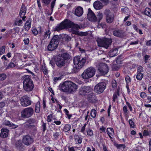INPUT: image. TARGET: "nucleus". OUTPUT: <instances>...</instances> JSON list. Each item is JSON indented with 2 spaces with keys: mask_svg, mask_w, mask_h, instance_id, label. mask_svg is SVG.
<instances>
[{
  "mask_svg": "<svg viewBox=\"0 0 151 151\" xmlns=\"http://www.w3.org/2000/svg\"><path fill=\"white\" fill-rule=\"evenodd\" d=\"M80 26L68 19L64 20L55 27L54 30L58 31L65 28H70L72 33L76 34L80 29Z\"/></svg>",
  "mask_w": 151,
  "mask_h": 151,
  "instance_id": "f257e3e1",
  "label": "nucleus"
},
{
  "mask_svg": "<svg viewBox=\"0 0 151 151\" xmlns=\"http://www.w3.org/2000/svg\"><path fill=\"white\" fill-rule=\"evenodd\" d=\"M58 88L61 91L71 93L76 91L78 89V86L72 82L65 81L60 84Z\"/></svg>",
  "mask_w": 151,
  "mask_h": 151,
  "instance_id": "f03ea898",
  "label": "nucleus"
},
{
  "mask_svg": "<svg viewBox=\"0 0 151 151\" xmlns=\"http://www.w3.org/2000/svg\"><path fill=\"white\" fill-rule=\"evenodd\" d=\"M24 80L23 81V88L26 91H31L34 88L33 83L30 77L28 75H25L24 76Z\"/></svg>",
  "mask_w": 151,
  "mask_h": 151,
  "instance_id": "7ed1b4c3",
  "label": "nucleus"
},
{
  "mask_svg": "<svg viewBox=\"0 0 151 151\" xmlns=\"http://www.w3.org/2000/svg\"><path fill=\"white\" fill-rule=\"evenodd\" d=\"M96 70L94 68L90 67L85 69L82 73L81 76L84 79H87L93 77L95 74Z\"/></svg>",
  "mask_w": 151,
  "mask_h": 151,
  "instance_id": "20e7f679",
  "label": "nucleus"
},
{
  "mask_svg": "<svg viewBox=\"0 0 151 151\" xmlns=\"http://www.w3.org/2000/svg\"><path fill=\"white\" fill-rule=\"evenodd\" d=\"M97 42L99 46L104 47L107 49L111 44L112 40L110 38H108L106 37H104L102 38L98 39Z\"/></svg>",
  "mask_w": 151,
  "mask_h": 151,
  "instance_id": "39448f33",
  "label": "nucleus"
},
{
  "mask_svg": "<svg viewBox=\"0 0 151 151\" xmlns=\"http://www.w3.org/2000/svg\"><path fill=\"white\" fill-rule=\"evenodd\" d=\"M59 40L58 36L57 35H55L47 46L48 50L49 51H52L56 48L59 44Z\"/></svg>",
  "mask_w": 151,
  "mask_h": 151,
  "instance_id": "423d86ee",
  "label": "nucleus"
},
{
  "mask_svg": "<svg viewBox=\"0 0 151 151\" xmlns=\"http://www.w3.org/2000/svg\"><path fill=\"white\" fill-rule=\"evenodd\" d=\"M73 61L75 66L76 68H81L84 65L86 59L85 58L81 59L80 56H77L74 57Z\"/></svg>",
  "mask_w": 151,
  "mask_h": 151,
  "instance_id": "0eeeda50",
  "label": "nucleus"
},
{
  "mask_svg": "<svg viewBox=\"0 0 151 151\" xmlns=\"http://www.w3.org/2000/svg\"><path fill=\"white\" fill-rule=\"evenodd\" d=\"M98 70L102 75L106 74L109 71L107 65L104 63H99L96 65Z\"/></svg>",
  "mask_w": 151,
  "mask_h": 151,
  "instance_id": "6e6552de",
  "label": "nucleus"
},
{
  "mask_svg": "<svg viewBox=\"0 0 151 151\" xmlns=\"http://www.w3.org/2000/svg\"><path fill=\"white\" fill-rule=\"evenodd\" d=\"M34 113V110L31 107L25 108L21 112V116L24 118H28L31 117Z\"/></svg>",
  "mask_w": 151,
  "mask_h": 151,
  "instance_id": "1a4fd4ad",
  "label": "nucleus"
},
{
  "mask_svg": "<svg viewBox=\"0 0 151 151\" xmlns=\"http://www.w3.org/2000/svg\"><path fill=\"white\" fill-rule=\"evenodd\" d=\"M106 84L104 82H101L95 86L94 88L95 91L96 93H102L105 90Z\"/></svg>",
  "mask_w": 151,
  "mask_h": 151,
  "instance_id": "9d476101",
  "label": "nucleus"
},
{
  "mask_svg": "<svg viewBox=\"0 0 151 151\" xmlns=\"http://www.w3.org/2000/svg\"><path fill=\"white\" fill-rule=\"evenodd\" d=\"M104 14L106 17V21L107 23H111L113 22L114 20V16L109 10H106Z\"/></svg>",
  "mask_w": 151,
  "mask_h": 151,
  "instance_id": "9b49d317",
  "label": "nucleus"
},
{
  "mask_svg": "<svg viewBox=\"0 0 151 151\" xmlns=\"http://www.w3.org/2000/svg\"><path fill=\"white\" fill-rule=\"evenodd\" d=\"M20 104L24 107H26L30 105L32 101L30 100L29 98L27 96H24L20 99Z\"/></svg>",
  "mask_w": 151,
  "mask_h": 151,
  "instance_id": "f8f14e48",
  "label": "nucleus"
},
{
  "mask_svg": "<svg viewBox=\"0 0 151 151\" xmlns=\"http://www.w3.org/2000/svg\"><path fill=\"white\" fill-rule=\"evenodd\" d=\"M92 90L91 88L89 86H84L81 87L79 89V95L85 96Z\"/></svg>",
  "mask_w": 151,
  "mask_h": 151,
  "instance_id": "ddd939ff",
  "label": "nucleus"
},
{
  "mask_svg": "<svg viewBox=\"0 0 151 151\" xmlns=\"http://www.w3.org/2000/svg\"><path fill=\"white\" fill-rule=\"evenodd\" d=\"M33 141V139L29 135H27L23 136L22 142L25 145L28 146L32 144Z\"/></svg>",
  "mask_w": 151,
  "mask_h": 151,
  "instance_id": "4468645a",
  "label": "nucleus"
},
{
  "mask_svg": "<svg viewBox=\"0 0 151 151\" xmlns=\"http://www.w3.org/2000/svg\"><path fill=\"white\" fill-rule=\"evenodd\" d=\"M87 16L88 20L91 22H94L97 21L96 17L90 8L88 9V13Z\"/></svg>",
  "mask_w": 151,
  "mask_h": 151,
  "instance_id": "2eb2a0df",
  "label": "nucleus"
},
{
  "mask_svg": "<svg viewBox=\"0 0 151 151\" xmlns=\"http://www.w3.org/2000/svg\"><path fill=\"white\" fill-rule=\"evenodd\" d=\"M56 65L61 68L64 65L65 63V59L62 57L58 56L55 60Z\"/></svg>",
  "mask_w": 151,
  "mask_h": 151,
  "instance_id": "dca6fc26",
  "label": "nucleus"
},
{
  "mask_svg": "<svg viewBox=\"0 0 151 151\" xmlns=\"http://www.w3.org/2000/svg\"><path fill=\"white\" fill-rule=\"evenodd\" d=\"M83 12V9L82 7L80 6H78L76 8L74 14L75 15L80 17L82 15Z\"/></svg>",
  "mask_w": 151,
  "mask_h": 151,
  "instance_id": "f3484780",
  "label": "nucleus"
},
{
  "mask_svg": "<svg viewBox=\"0 0 151 151\" xmlns=\"http://www.w3.org/2000/svg\"><path fill=\"white\" fill-rule=\"evenodd\" d=\"M113 34L115 36L119 37H124V33L122 30L117 29L114 30L113 32Z\"/></svg>",
  "mask_w": 151,
  "mask_h": 151,
  "instance_id": "a211bd4d",
  "label": "nucleus"
},
{
  "mask_svg": "<svg viewBox=\"0 0 151 151\" xmlns=\"http://www.w3.org/2000/svg\"><path fill=\"white\" fill-rule=\"evenodd\" d=\"M50 32L49 29L46 30L44 32L42 36L41 39L42 40H45L48 37V38H50Z\"/></svg>",
  "mask_w": 151,
  "mask_h": 151,
  "instance_id": "6ab92c4d",
  "label": "nucleus"
},
{
  "mask_svg": "<svg viewBox=\"0 0 151 151\" xmlns=\"http://www.w3.org/2000/svg\"><path fill=\"white\" fill-rule=\"evenodd\" d=\"M102 4L99 1H96L93 4L94 8L96 10H100L103 7Z\"/></svg>",
  "mask_w": 151,
  "mask_h": 151,
  "instance_id": "aec40b11",
  "label": "nucleus"
},
{
  "mask_svg": "<svg viewBox=\"0 0 151 151\" xmlns=\"http://www.w3.org/2000/svg\"><path fill=\"white\" fill-rule=\"evenodd\" d=\"M9 132L8 129L5 128L2 129L0 134V136L3 138H6L8 136Z\"/></svg>",
  "mask_w": 151,
  "mask_h": 151,
  "instance_id": "412c9836",
  "label": "nucleus"
},
{
  "mask_svg": "<svg viewBox=\"0 0 151 151\" xmlns=\"http://www.w3.org/2000/svg\"><path fill=\"white\" fill-rule=\"evenodd\" d=\"M26 8L24 5H22L20 11L19 15L21 18L22 16H24L26 13Z\"/></svg>",
  "mask_w": 151,
  "mask_h": 151,
  "instance_id": "4be33fe9",
  "label": "nucleus"
},
{
  "mask_svg": "<svg viewBox=\"0 0 151 151\" xmlns=\"http://www.w3.org/2000/svg\"><path fill=\"white\" fill-rule=\"evenodd\" d=\"M107 132L109 137L111 139L112 138V136H113L114 134V130L112 128H107Z\"/></svg>",
  "mask_w": 151,
  "mask_h": 151,
  "instance_id": "5701e85b",
  "label": "nucleus"
},
{
  "mask_svg": "<svg viewBox=\"0 0 151 151\" xmlns=\"http://www.w3.org/2000/svg\"><path fill=\"white\" fill-rule=\"evenodd\" d=\"M31 21L29 19L26 22L24 25V28L26 30L28 31L30 28L31 27Z\"/></svg>",
  "mask_w": 151,
  "mask_h": 151,
  "instance_id": "b1692460",
  "label": "nucleus"
},
{
  "mask_svg": "<svg viewBox=\"0 0 151 151\" xmlns=\"http://www.w3.org/2000/svg\"><path fill=\"white\" fill-rule=\"evenodd\" d=\"M117 51L118 49L117 48L111 50L109 52V56L111 57H113L116 56Z\"/></svg>",
  "mask_w": 151,
  "mask_h": 151,
  "instance_id": "393cba45",
  "label": "nucleus"
},
{
  "mask_svg": "<svg viewBox=\"0 0 151 151\" xmlns=\"http://www.w3.org/2000/svg\"><path fill=\"white\" fill-rule=\"evenodd\" d=\"M5 125L8 126L10 127H12V128H15L17 127V125H15L13 123L11 124L10 122L8 120H5L4 122Z\"/></svg>",
  "mask_w": 151,
  "mask_h": 151,
  "instance_id": "a878e982",
  "label": "nucleus"
},
{
  "mask_svg": "<svg viewBox=\"0 0 151 151\" xmlns=\"http://www.w3.org/2000/svg\"><path fill=\"white\" fill-rule=\"evenodd\" d=\"M74 138L76 142H78L79 144L81 143L82 138L80 137L78 135H75L74 136Z\"/></svg>",
  "mask_w": 151,
  "mask_h": 151,
  "instance_id": "bb28decb",
  "label": "nucleus"
},
{
  "mask_svg": "<svg viewBox=\"0 0 151 151\" xmlns=\"http://www.w3.org/2000/svg\"><path fill=\"white\" fill-rule=\"evenodd\" d=\"M15 144L16 147L19 149L22 148L23 146L21 141L20 140H18L17 141Z\"/></svg>",
  "mask_w": 151,
  "mask_h": 151,
  "instance_id": "cd10ccee",
  "label": "nucleus"
},
{
  "mask_svg": "<svg viewBox=\"0 0 151 151\" xmlns=\"http://www.w3.org/2000/svg\"><path fill=\"white\" fill-rule=\"evenodd\" d=\"M40 102L38 101L36 103L35 105V112L37 113H39L40 111Z\"/></svg>",
  "mask_w": 151,
  "mask_h": 151,
  "instance_id": "c85d7f7f",
  "label": "nucleus"
},
{
  "mask_svg": "<svg viewBox=\"0 0 151 151\" xmlns=\"http://www.w3.org/2000/svg\"><path fill=\"white\" fill-rule=\"evenodd\" d=\"M22 23L23 22L22 20L17 19L14 21V24L16 26H21Z\"/></svg>",
  "mask_w": 151,
  "mask_h": 151,
  "instance_id": "c756f323",
  "label": "nucleus"
},
{
  "mask_svg": "<svg viewBox=\"0 0 151 151\" xmlns=\"http://www.w3.org/2000/svg\"><path fill=\"white\" fill-rule=\"evenodd\" d=\"M145 14L150 17L151 16V9L150 8H146L144 12Z\"/></svg>",
  "mask_w": 151,
  "mask_h": 151,
  "instance_id": "7c9ffc66",
  "label": "nucleus"
},
{
  "mask_svg": "<svg viewBox=\"0 0 151 151\" xmlns=\"http://www.w3.org/2000/svg\"><path fill=\"white\" fill-rule=\"evenodd\" d=\"M71 126L68 124H66L65 125L63 128V130L65 132H68L70 129Z\"/></svg>",
  "mask_w": 151,
  "mask_h": 151,
  "instance_id": "2f4dec72",
  "label": "nucleus"
},
{
  "mask_svg": "<svg viewBox=\"0 0 151 151\" xmlns=\"http://www.w3.org/2000/svg\"><path fill=\"white\" fill-rule=\"evenodd\" d=\"M143 76V73H137L136 77L138 80L141 81L142 80Z\"/></svg>",
  "mask_w": 151,
  "mask_h": 151,
  "instance_id": "473e14b6",
  "label": "nucleus"
},
{
  "mask_svg": "<svg viewBox=\"0 0 151 151\" xmlns=\"http://www.w3.org/2000/svg\"><path fill=\"white\" fill-rule=\"evenodd\" d=\"M103 15L102 13L99 12H98L97 17L99 21H100L103 18Z\"/></svg>",
  "mask_w": 151,
  "mask_h": 151,
  "instance_id": "72a5a7b5",
  "label": "nucleus"
},
{
  "mask_svg": "<svg viewBox=\"0 0 151 151\" xmlns=\"http://www.w3.org/2000/svg\"><path fill=\"white\" fill-rule=\"evenodd\" d=\"M96 112L94 109H93L91 110V115L93 118H95L96 115Z\"/></svg>",
  "mask_w": 151,
  "mask_h": 151,
  "instance_id": "f704fd0d",
  "label": "nucleus"
},
{
  "mask_svg": "<svg viewBox=\"0 0 151 151\" xmlns=\"http://www.w3.org/2000/svg\"><path fill=\"white\" fill-rule=\"evenodd\" d=\"M6 78V75L4 73L0 74V81H3L5 80Z\"/></svg>",
  "mask_w": 151,
  "mask_h": 151,
  "instance_id": "c9c22d12",
  "label": "nucleus"
},
{
  "mask_svg": "<svg viewBox=\"0 0 151 151\" xmlns=\"http://www.w3.org/2000/svg\"><path fill=\"white\" fill-rule=\"evenodd\" d=\"M5 47L3 46L0 47V55L3 54L5 52Z\"/></svg>",
  "mask_w": 151,
  "mask_h": 151,
  "instance_id": "e433bc0d",
  "label": "nucleus"
},
{
  "mask_svg": "<svg viewBox=\"0 0 151 151\" xmlns=\"http://www.w3.org/2000/svg\"><path fill=\"white\" fill-rule=\"evenodd\" d=\"M53 118L52 115L50 114L47 116V120L48 122H50L52 121Z\"/></svg>",
  "mask_w": 151,
  "mask_h": 151,
  "instance_id": "4c0bfd02",
  "label": "nucleus"
},
{
  "mask_svg": "<svg viewBox=\"0 0 151 151\" xmlns=\"http://www.w3.org/2000/svg\"><path fill=\"white\" fill-rule=\"evenodd\" d=\"M60 57H62L65 59V60L68 58L69 57V55L66 53H64L61 56H60Z\"/></svg>",
  "mask_w": 151,
  "mask_h": 151,
  "instance_id": "58836bf2",
  "label": "nucleus"
},
{
  "mask_svg": "<svg viewBox=\"0 0 151 151\" xmlns=\"http://www.w3.org/2000/svg\"><path fill=\"white\" fill-rule=\"evenodd\" d=\"M87 133L88 135L91 136L93 135V132L92 130L88 129L87 130Z\"/></svg>",
  "mask_w": 151,
  "mask_h": 151,
  "instance_id": "ea45409f",
  "label": "nucleus"
},
{
  "mask_svg": "<svg viewBox=\"0 0 151 151\" xmlns=\"http://www.w3.org/2000/svg\"><path fill=\"white\" fill-rule=\"evenodd\" d=\"M121 11L122 13L126 14L129 12V10L127 8L124 7L121 9Z\"/></svg>",
  "mask_w": 151,
  "mask_h": 151,
  "instance_id": "a19ab883",
  "label": "nucleus"
},
{
  "mask_svg": "<svg viewBox=\"0 0 151 151\" xmlns=\"http://www.w3.org/2000/svg\"><path fill=\"white\" fill-rule=\"evenodd\" d=\"M15 66V65L13 63H10L8 65L6 69H9L10 68H13Z\"/></svg>",
  "mask_w": 151,
  "mask_h": 151,
  "instance_id": "79ce46f5",
  "label": "nucleus"
},
{
  "mask_svg": "<svg viewBox=\"0 0 151 151\" xmlns=\"http://www.w3.org/2000/svg\"><path fill=\"white\" fill-rule=\"evenodd\" d=\"M129 122L131 127L134 128V124L133 121L131 119H129Z\"/></svg>",
  "mask_w": 151,
  "mask_h": 151,
  "instance_id": "37998d69",
  "label": "nucleus"
},
{
  "mask_svg": "<svg viewBox=\"0 0 151 151\" xmlns=\"http://www.w3.org/2000/svg\"><path fill=\"white\" fill-rule=\"evenodd\" d=\"M143 71V68L141 66H139L137 68V73H141Z\"/></svg>",
  "mask_w": 151,
  "mask_h": 151,
  "instance_id": "c03bdc74",
  "label": "nucleus"
},
{
  "mask_svg": "<svg viewBox=\"0 0 151 151\" xmlns=\"http://www.w3.org/2000/svg\"><path fill=\"white\" fill-rule=\"evenodd\" d=\"M87 33L85 32H79L78 31V32L76 34V35H78L80 36H84L86 35Z\"/></svg>",
  "mask_w": 151,
  "mask_h": 151,
  "instance_id": "a18cd8bd",
  "label": "nucleus"
},
{
  "mask_svg": "<svg viewBox=\"0 0 151 151\" xmlns=\"http://www.w3.org/2000/svg\"><path fill=\"white\" fill-rule=\"evenodd\" d=\"M140 96L142 98L145 99L147 97V95L145 92H142L140 93Z\"/></svg>",
  "mask_w": 151,
  "mask_h": 151,
  "instance_id": "49530a36",
  "label": "nucleus"
},
{
  "mask_svg": "<svg viewBox=\"0 0 151 151\" xmlns=\"http://www.w3.org/2000/svg\"><path fill=\"white\" fill-rule=\"evenodd\" d=\"M51 0H42V2L43 3L46 5H48Z\"/></svg>",
  "mask_w": 151,
  "mask_h": 151,
  "instance_id": "de8ad7c7",
  "label": "nucleus"
},
{
  "mask_svg": "<svg viewBox=\"0 0 151 151\" xmlns=\"http://www.w3.org/2000/svg\"><path fill=\"white\" fill-rule=\"evenodd\" d=\"M125 81L127 83L126 84H130L131 79L129 76H127L125 78Z\"/></svg>",
  "mask_w": 151,
  "mask_h": 151,
  "instance_id": "09e8293b",
  "label": "nucleus"
},
{
  "mask_svg": "<svg viewBox=\"0 0 151 151\" xmlns=\"http://www.w3.org/2000/svg\"><path fill=\"white\" fill-rule=\"evenodd\" d=\"M62 78V77L61 76L58 77H54L53 78V81H54V82L56 83L58 81L60 80Z\"/></svg>",
  "mask_w": 151,
  "mask_h": 151,
  "instance_id": "8fccbe9b",
  "label": "nucleus"
},
{
  "mask_svg": "<svg viewBox=\"0 0 151 151\" xmlns=\"http://www.w3.org/2000/svg\"><path fill=\"white\" fill-rule=\"evenodd\" d=\"M32 33L35 35H37L38 33V31L36 28H33L32 29Z\"/></svg>",
  "mask_w": 151,
  "mask_h": 151,
  "instance_id": "3c124183",
  "label": "nucleus"
},
{
  "mask_svg": "<svg viewBox=\"0 0 151 151\" xmlns=\"http://www.w3.org/2000/svg\"><path fill=\"white\" fill-rule=\"evenodd\" d=\"M116 147L118 148L119 149L121 147H122L124 149L125 147V146L123 144H120L117 145H116Z\"/></svg>",
  "mask_w": 151,
  "mask_h": 151,
  "instance_id": "603ef678",
  "label": "nucleus"
},
{
  "mask_svg": "<svg viewBox=\"0 0 151 151\" xmlns=\"http://www.w3.org/2000/svg\"><path fill=\"white\" fill-rule=\"evenodd\" d=\"M46 123L42 122V126L43 128V132H45L46 129Z\"/></svg>",
  "mask_w": 151,
  "mask_h": 151,
  "instance_id": "864d4df0",
  "label": "nucleus"
},
{
  "mask_svg": "<svg viewBox=\"0 0 151 151\" xmlns=\"http://www.w3.org/2000/svg\"><path fill=\"white\" fill-rule=\"evenodd\" d=\"M112 86L113 88H114L116 86V81L115 80H113L111 82Z\"/></svg>",
  "mask_w": 151,
  "mask_h": 151,
  "instance_id": "5fc2aeb1",
  "label": "nucleus"
},
{
  "mask_svg": "<svg viewBox=\"0 0 151 151\" xmlns=\"http://www.w3.org/2000/svg\"><path fill=\"white\" fill-rule=\"evenodd\" d=\"M86 124H85L82 127L81 129V132L83 133L84 132V131L85 129V128L86 125Z\"/></svg>",
  "mask_w": 151,
  "mask_h": 151,
  "instance_id": "6e6d98bb",
  "label": "nucleus"
},
{
  "mask_svg": "<svg viewBox=\"0 0 151 151\" xmlns=\"http://www.w3.org/2000/svg\"><path fill=\"white\" fill-rule=\"evenodd\" d=\"M117 94L116 93H114L113 96V100L115 102L117 100Z\"/></svg>",
  "mask_w": 151,
  "mask_h": 151,
  "instance_id": "4d7b16f0",
  "label": "nucleus"
},
{
  "mask_svg": "<svg viewBox=\"0 0 151 151\" xmlns=\"http://www.w3.org/2000/svg\"><path fill=\"white\" fill-rule=\"evenodd\" d=\"M150 56L147 55H146L144 56L145 62V63H147V62L148 59L150 58Z\"/></svg>",
  "mask_w": 151,
  "mask_h": 151,
  "instance_id": "13d9d810",
  "label": "nucleus"
},
{
  "mask_svg": "<svg viewBox=\"0 0 151 151\" xmlns=\"http://www.w3.org/2000/svg\"><path fill=\"white\" fill-rule=\"evenodd\" d=\"M56 0H54L52 1L51 4V9L52 10H53L54 7L55 5Z\"/></svg>",
  "mask_w": 151,
  "mask_h": 151,
  "instance_id": "bf43d9fd",
  "label": "nucleus"
},
{
  "mask_svg": "<svg viewBox=\"0 0 151 151\" xmlns=\"http://www.w3.org/2000/svg\"><path fill=\"white\" fill-rule=\"evenodd\" d=\"M148 131L147 130H144L143 132V135L144 136H146L149 135Z\"/></svg>",
  "mask_w": 151,
  "mask_h": 151,
  "instance_id": "052dcab7",
  "label": "nucleus"
},
{
  "mask_svg": "<svg viewBox=\"0 0 151 151\" xmlns=\"http://www.w3.org/2000/svg\"><path fill=\"white\" fill-rule=\"evenodd\" d=\"M18 101H19V100L17 98L16 99H14L12 100V102L13 103L14 102L15 103V104L16 105H17V104H18Z\"/></svg>",
  "mask_w": 151,
  "mask_h": 151,
  "instance_id": "680f3d73",
  "label": "nucleus"
},
{
  "mask_svg": "<svg viewBox=\"0 0 151 151\" xmlns=\"http://www.w3.org/2000/svg\"><path fill=\"white\" fill-rule=\"evenodd\" d=\"M105 5L109 3V0H100Z\"/></svg>",
  "mask_w": 151,
  "mask_h": 151,
  "instance_id": "e2e57ef3",
  "label": "nucleus"
},
{
  "mask_svg": "<svg viewBox=\"0 0 151 151\" xmlns=\"http://www.w3.org/2000/svg\"><path fill=\"white\" fill-rule=\"evenodd\" d=\"M123 109L124 112L125 113H126L127 111V106H124L123 107Z\"/></svg>",
  "mask_w": 151,
  "mask_h": 151,
  "instance_id": "0e129e2a",
  "label": "nucleus"
},
{
  "mask_svg": "<svg viewBox=\"0 0 151 151\" xmlns=\"http://www.w3.org/2000/svg\"><path fill=\"white\" fill-rule=\"evenodd\" d=\"M105 128L104 126H102L101 128H100V130L101 131L100 132H104L105 133Z\"/></svg>",
  "mask_w": 151,
  "mask_h": 151,
  "instance_id": "69168bd1",
  "label": "nucleus"
},
{
  "mask_svg": "<svg viewBox=\"0 0 151 151\" xmlns=\"http://www.w3.org/2000/svg\"><path fill=\"white\" fill-rule=\"evenodd\" d=\"M24 42L25 44H28L29 42V39L27 38L24 40Z\"/></svg>",
  "mask_w": 151,
  "mask_h": 151,
  "instance_id": "338daca9",
  "label": "nucleus"
},
{
  "mask_svg": "<svg viewBox=\"0 0 151 151\" xmlns=\"http://www.w3.org/2000/svg\"><path fill=\"white\" fill-rule=\"evenodd\" d=\"M59 135V133L58 132H56L53 134V137L54 138L56 139L58 138Z\"/></svg>",
  "mask_w": 151,
  "mask_h": 151,
  "instance_id": "774afa93",
  "label": "nucleus"
}]
</instances>
